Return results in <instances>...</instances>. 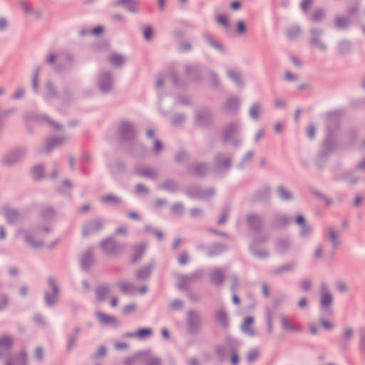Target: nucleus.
Listing matches in <instances>:
<instances>
[{"label": "nucleus", "instance_id": "20", "mask_svg": "<svg viewBox=\"0 0 365 365\" xmlns=\"http://www.w3.org/2000/svg\"><path fill=\"white\" fill-rule=\"evenodd\" d=\"M260 112V107L257 104H254L250 110V115L253 118H257L259 116Z\"/></svg>", "mask_w": 365, "mask_h": 365}, {"label": "nucleus", "instance_id": "34", "mask_svg": "<svg viewBox=\"0 0 365 365\" xmlns=\"http://www.w3.org/2000/svg\"><path fill=\"white\" fill-rule=\"evenodd\" d=\"M103 201L105 202H118V199L116 197L113 195H107L103 197Z\"/></svg>", "mask_w": 365, "mask_h": 365}, {"label": "nucleus", "instance_id": "42", "mask_svg": "<svg viewBox=\"0 0 365 365\" xmlns=\"http://www.w3.org/2000/svg\"><path fill=\"white\" fill-rule=\"evenodd\" d=\"M103 27L101 26H98L95 29H93L92 31H91V34H94V35H98L100 34H101L103 32Z\"/></svg>", "mask_w": 365, "mask_h": 365}, {"label": "nucleus", "instance_id": "1", "mask_svg": "<svg viewBox=\"0 0 365 365\" xmlns=\"http://www.w3.org/2000/svg\"><path fill=\"white\" fill-rule=\"evenodd\" d=\"M103 227L102 222L98 220H93L88 222L83 227V234L85 236H88L96 233L99 231Z\"/></svg>", "mask_w": 365, "mask_h": 365}, {"label": "nucleus", "instance_id": "30", "mask_svg": "<svg viewBox=\"0 0 365 365\" xmlns=\"http://www.w3.org/2000/svg\"><path fill=\"white\" fill-rule=\"evenodd\" d=\"M237 29L239 34H242L245 32V24L242 21H239L237 24Z\"/></svg>", "mask_w": 365, "mask_h": 365}, {"label": "nucleus", "instance_id": "60", "mask_svg": "<svg viewBox=\"0 0 365 365\" xmlns=\"http://www.w3.org/2000/svg\"><path fill=\"white\" fill-rule=\"evenodd\" d=\"M155 148L157 151H159L162 148V145L160 142L156 140L155 143Z\"/></svg>", "mask_w": 365, "mask_h": 365}, {"label": "nucleus", "instance_id": "6", "mask_svg": "<svg viewBox=\"0 0 365 365\" xmlns=\"http://www.w3.org/2000/svg\"><path fill=\"white\" fill-rule=\"evenodd\" d=\"M110 292V289L106 285L100 286L96 289V299L98 302H103Z\"/></svg>", "mask_w": 365, "mask_h": 365}, {"label": "nucleus", "instance_id": "51", "mask_svg": "<svg viewBox=\"0 0 365 365\" xmlns=\"http://www.w3.org/2000/svg\"><path fill=\"white\" fill-rule=\"evenodd\" d=\"M307 299L303 298V299H300V301L299 302V307L300 308H304L307 306Z\"/></svg>", "mask_w": 365, "mask_h": 365}, {"label": "nucleus", "instance_id": "5", "mask_svg": "<svg viewBox=\"0 0 365 365\" xmlns=\"http://www.w3.org/2000/svg\"><path fill=\"white\" fill-rule=\"evenodd\" d=\"M331 303L332 297L331 294L325 288L323 287L321 297L322 307L324 309H327L331 305Z\"/></svg>", "mask_w": 365, "mask_h": 365}, {"label": "nucleus", "instance_id": "50", "mask_svg": "<svg viewBox=\"0 0 365 365\" xmlns=\"http://www.w3.org/2000/svg\"><path fill=\"white\" fill-rule=\"evenodd\" d=\"M56 58V55L51 53V54H49L48 56V58H47V61L50 63H52L55 61Z\"/></svg>", "mask_w": 365, "mask_h": 365}, {"label": "nucleus", "instance_id": "12", "mask_svg": "<svg viewBox=\"0 0 365 365\" xmlns=\"http://www.w3.org/2000/svg\"><path fill=\"white\" fill-rule=\"evenodd\" d=\"M110 81L108 76H103L100 84L101 89L103 91H107L110 88Z\"/></svg>", "mask_w": 365, "mask_h": 365}, {"label": "nucleus", "instance_id": "56", "mask_svg": "<svg viewBox=\"0 0 365 365\" xmlns=\"http://www.w3.org/2000/svg\"><path fill=\"white\" fill-rule=\"evenodd\" d=\"M116 232L118 234H125L126 233V229L123 227H118L117 230H116Z\"/></svg>", "mask_w": 365, "mask_h": 365}, {"label": "nucleus", "instance_id": "9", "mask_svg": "<svg viewBox=\"0 0 365 365\" xmlns=\"http://www.w3.org/2000/svg\"><path fill=\"white\" fill-rule=\"evenodd\" d=\"M49 282L51 284V286L53 288L52 297H50L49 294H46V296H45V299H46V303L48 305H51V304H52L54 302V301H55V299L56 298L57 293H58V289H57V287H56L53 279H50Z\"/></svg>", "mask_w": 365, "mask_h": 365}, {"label": "nucleus", "instance_id": "29", "mask_svg": "<svg viewBox=\"0 0 365 365\" xmlns=\"http://www.w3.org/2000/svg\"><path fill=\"white\" fill-rule=\"evenodd\" d=\"M354 335V329L349 327H347L344 329V339L346 341L349 340Z\"/></svg>", "mask_w": 365, "mask_h": 365}, {"label": "nucleus", "instance_id": "64", "mask_svg": "<svg viewBox=\"0 0 365 365\" xmlns=\"http://www.w3.org/2000/svg\"><path fill=\"white\" fill-rule=\"evenodd\" d=\"M274 130L277 133H279L282 130V125L280 123H277L275 125H274Z\"/></svg>", "mask_w": 365, "mask_h": 365}, {"label": "nucleus", "instance_id": "23", "mask_svg": "<svg viewBox=\"0 0 365 365\" xmlns=\"http://www.w3.org/2000/svg\"><path fill=\"white\" fill-rule=\"evenodd\" d=\"M259 356V351L257 349H252L249 351L247 354V360L249 362H252Z\"/></svg>", "mask_w": 365, "mask_h": 365}, {"label": "nucleus", "instance_id": "11", "mask_svg": "<svg viewBox=\"0 0 365 365\" xmlns=\"http://www.w3.org/2000/svg\"><path fill=\"white\" fill-rule=\"evenodd\" d=\"M120 130L122 133V135L126 137L128 136H132L133 135V129L131 126L128 123H123L120 127Z\"/></svg>", "mask_w": 365, "mask_h": 365}, {"label": "nucleus", "instance_id": "10", "mask_svg": "<svg viewBox=\"0 0 365 365\" xmlns=\"http://www.w3.org/2000/svg\"><path fill=\"white\" fill-rule=\"evenodd\" d=\"M281 323L284 329L288 331H297L298 330V327L297 325L294 324L291 320H289L287 317L282 316L281 317Z\"/></svg>", "mask_w": 365, "mask_h": 365}, {"label": "nucleus", "instance_id": "32", "mask_svg": "<svg viewBox=\"0 0 365 365\" xmlns=\"http://www.w3.org/2000/svg\"><path fill=\"white\" fill-rule=\"evenodd\" d=\"M289 246V242L287 240H281L278 243V248L281 252L285 250V249Z\"/></svg>", "mask_w": 365, "mask_h": 365}, {"label": "nucleus", "instance_id": "55", "mask_svg": "<svg viewBox=\"0 0 365 365\" xmlns=\"http://www.w3.org/2000/svg\"><path fill=\"white\" fill-rule=\"evenodd\" d=\"M118 301L117 298L113 297V298L111 299V300H110V305L113 307H115L118 305Z\"/></svg>", "mask_w": 365, "mask_h": 365}, {"label": "nucleus", "instance_id": "14", "mask_svg": "<svg viewBox=\"0 0 365 365\" xmlns=\"http://www.w3.org/2000/svg\"><path fill=\"white\" fill-rule=\"evenodd\" d=\"M223 279V274L222 271L217 269L212 274V281L214 283H220Z\"/></svg>", "mask_w": 365, "mask_h": 365}, {"label": "nucleus", "instance_id": "52", "mask_svg": "<svg viewBox=\"0 0 365 365\" xmlns=\"http://www.w3.org/2000/svg\"><path fill=\"white\" fill-rule=\"evenodd\" d=\"M105 354H106V349L104 347H101L97 352V355L99 356H103L105 355Z\"/></svg>", "mask_w": 365, "mask_h": 365}, {"label": "nucleus", "instance_id": "43", "mask_svg": "<svg viewBox=\"0 0 365 365\" xmlns=\"http://www.w3.org/2000/svg\"><path fill=\"white\" fill-rule=\"evenodd\" d=\"M60 142L59 141H56L55 140L54 143H53L52 141H49L47 144V146H46V150H49L51 148H52L53 147H54L55 145L59 144Z\"/></svg>", "mask_w": 365, "mask_h": 365}, {"label": "nucleus", "instance_id": "31", "mask_svg": "<svg viewBox=\"0 0 365 365\" xmlns=\"http://www.w3.org/2000/svg\"><path fill=\"white\" fill-rule=\"evenodd\" d=\"M153 34V29L150 26L145 28L143 31V36L145 40H150Z\"/></svg>", "mask_w": 365, "mask_h": 365}, {"label": "nucleus", "instance_id": "13", "mask_svg": "<svg viewBox=\"0 0 365 365\" xmlns=\"http://www.w3.org/2000/svg\"><path fill=\"white\" fill-rule=\"evenodd\" d=\"M144 251H145V247L143 246V245H140L138 247H137L135 250V252L133 255V262H136L138 261L140 257L143 255V254L144 253Z\"/></svg>", "mask_w": 365, "mask_h": 365}, {"label": "nucleus", "instance_id": "38", "mask_svg": "<svg viewBox=\"0 0 365 365\" xmlns=\"http://www.w3.org/2000/svg\"><path fill=\"white\" fill-rule=\"evenodd\" d=\"M324 16V14L322 11H317L314 14L313 19L315 21H318V20H320Z\"/></svg>", "mask_w": 365, "mask_h": 365}, {"label": "nucleus", "instance_id": "63", "mask_svg": "<svg viewBox=\"0 0 365 365\" xmlns=\"http://www.w3.org/2000/svg\"><path fill=\"white\" fill-rule=\"evenodd\" d=\"M127 346H128L125 344L118 343L115 344V347L119 349L126 348Z\"/></svg>", "mask_w": 365, "mask_h": 365}, {"label": "nucleus", "instance_id": "46", "mask_svg": "<svg viewBox=\"0 0 365 365\" xmlns=\"http://www.w3.org/2000/svg\"><path fill=\"white\" fill-rule=\"evenodd\" d=\"M231 9L237 10L240 7V3L239 1H232L230 4Z\"/></svg>", "mask_w": 365, "mask_h": 365}, {"label": "nucleus", "instance_id": "3", "mask_svg": "<svg viewBox=\"0 0 365 365\" xmlns=\"http://www.w3.org/2000/svg\"><path fill=\"white\" fill-rule=\"evenodd\" d=\"M254 322L255 319L252 317H247L241 325V330L249 336H254L255 334L252 327Z\"/></svg>", "mask_w": 365, "mask_h": 365}, {"label": "nucleus", "instance_id": "4", "mask_svg": "<svg viewBox=\"0 0 365 365\" xmlns=\"http://www.w3.org/2000/svg\"><path fill=\"white\" fill-rule=\"evenodd\" d=\"M13 345V339L9 336H3L0 338V357L1 355L9 351Z\"/></svg>", "mask_w": 365, "mask_h": 365}, {"label": "nucleus", "instance_id": "54", "mask_svg": "<svg viewBox=\"0 0 365 365\" xmlns=\"http://www.w3.org/2000/svg\"><path fill=\"white\" fill-rule=\"evenodd\" d=\"M7 304V301L4 297L0 298V309L4 307V306Z\"/></svg>", "mask_w": 365, "mask_h": 365}, {"label": "nucleus", "instance_id": "61", "mask_svg": "<svg viewBox=\"0 0 365 365\" xmlns=\"http://www.w3.org/2000/svg\"><path fill=\"white\" fill-rule=\"evenodd\" d=\"M162 334L164 336V338L168 339L169 333H168V331L166 329H162Z\"/></svg>", "mask_w": 365, "mask_h": 365}, {"label": "nucleus", "instance_id": "2", "mask_svg": "<svg viewBox=\"0 0 365 365\" xmlns=\"http://www.w3.org/2000/svg\"><path fill=\"white\" fill-rule=\"evenodd\" d=\"M101 247L102 250L108 255H113L120 252V247L117 245L112 240H106L101 242Z\"/></svg>", "mask_w": 365, "mask_h": 365}, {"label": "nucleus", "instance_id": "35", "mask_svg": "<svg viewBox=\"0 0 365 365\" xmlns=\"http://www.w3.org/2000/svg\"><path fill=\"white\" fill-rule=\"evenodd\" d=\"M321 324L326 329H331L333 327L331 322L325 319H321Z\"/></svg>", "mask_w": 365, "mask_h": 365}, {"label": "nucleus", "instance_id": "19", "mask_svg": "<svg viewBox=\"0 0 365 365\" xmlns=\"http://www.w3.org/2000/svg\"><path fill=\"white\" fill-rule=\"evenodd\" d=\"M328 233H329V236L331 242H333L334 245L336 246L338 245V242H337V237L339 236L338 232L336 230H334L333 228H330V229H329Z\"/></svg>", "mask_w": 365, "mask_h": 365}, {"label": "nucleus", "instance_id": "57", "mask_svg": "<svg viewBox=\"0 0 365 365\" xmlns=\"http://www.w3.org/2000/svg\"><path fill=\"white\" fill-rule=\"evenodd\" d=\"M285 78H286L287 80H289V81L294 80V76L292 73H290L289 72L286 73Z\"/></svg>", "mask_w": 365, "mask_h": 365}, {"label": "nucleus", "instance_id": "62", "mask_svg": "<svg viewBox=\"0 0 365 365\" xmlns=\"http://www.w3.org/2000/svg\"><path fill=\"white\" fill-rule=\"evenodd\" d=\"M6 26V22L4 19H0V30L4 29Z\"/></svg>", "mask_w": 365, "mask_h": 365}, {"label": "nucleus", "instance_id": "22", "mask_svg": "<svg viewBox=\"0 0 365 365\" xmlns=\"http://www.w3.org/2000/svg\"><path fill=\"white\" fill-rule=\"evenodd\" d=\"M278 192L280 197L283 200H289L292 197L291 193H289L282 187H279Z\"/></svg>", "mask_w": 365, "mask_h": 365}, {"label": "nucleus", "instance_id": "36", "mask_svg": "<svg viewBox=\"0 0 365 365\" xmlns=\"http://www.w3.org/2000/svg\"><path fill=\"white\" fill-rule=\"evenodd\" d=\"M187 262V256L185 253H182L179 257V263L180 264H185Z\"/></svg>", "mask_w": 365, "mask_h": 365}, {"label": "nucleus", "instance_id": "59", "mask_svg": "<svg viewBox=\"0 0 365 365\" xmlns=\"http://www.w3.org/2000/svg\"><path fill=\"white\" fill-rule=\"evenodd\" d=\"M338 288L341 292H344L346 290V286L342 283L338 284Z\"/></svg>", "mask_w": 365, "mask_h": 365}, {"label": "nucleus", "instance_id": "18", "mask_svg": "<svg viewBox=\"0 0 365 365\" xmlns=\"http://www.w3.org/2000/svg\"><path fill=\"white\" fill-rule=\"evenodd\" d=\"M120 289L125 293H133V287L126 282H122L119 284Z\"/></svg>", "mask_w": 365, "mask_h": 365}, {"label": "nucleus", "instance_id": "37", "mask_svg": "<svg viewBox=\"0 0 365 365\" xmlns=\"http://www.w3.org/2000/svg\"><path fill=\"white\" fill-rule=\"evenodd\" d=\"M267 329L269 332L272 331V319L271 314H267Z\"/></svg>", "mask_w": 365, "mask_h": 365}, {"label": "nucleus", "instance_id": "39", "mask_svg": "<svg viewBox=\"0 0 365 365\" xmlns=\"http://www.w3.org/2000/svg\"><path fill=\"white\" fill-rule=\"evenodd\" d=\"M336 25L339 26V27H343L345 25H346L347 22H346V20L344 19H342V18H338L336 20Z\"/></svg>", "mask_w": 365, "mask_h": 365}, {"label": "nucleus", "instance_id": "41", "mask_svg": "<svg viewBox=\"0 0 365 365\" xmlns=\"http://www.w3.org/2000/svg\"><path fill=\"white\" fill-rule=\"evenodd\" d=\"M361 349L365 353V332L361 334Z\"/></svg>", "mask_w": 365, "mask_h": 365}, {"label": "nucleus", "instance_id": "24", "mask_svg": "<svg viewBox=\"0 0 365 365\" xmlns=\"http://www.w3.org/2000/svg\"><path fill=\"white\" fill-rule=\"evenodd\" d=\"M217 320L219 322V323L222 325V326H225L227 324V317H226V315L224 312H219L217 314Z\"/></svg>", "mask_w": 365, "mask_h": 365}, {"label": "nucleus", "instance_id": "21", "mask_svg": "<svg viewBox=\"0 0 365 365\" xmlns=\"http://www.w3.org/2000/svg\"><path fill=\"white\" fill-rule=\"evenodd\" d=\"M152 334V331L148 328H143L138 331L135 334V336L140 338H144L145 336H150Z\"/></svg>", "mask_w": 365, "mask_h": 365}, {"label": "nucleus", "instance_id": "16", "mask_svg": "<svg viewBox=\"0 0 365 365\" xmlns=\"http://www.w3.org/2000/svg\"><path fill=\"white\" fill-rule=\"evenodd\" d=\"M150 273V269L148 268H143L138 271L136 273V278L138 279H143L147 278Z\"/></svg>", "mask_w": 365, "mask_h": 365}, {"label": "nucleus", "instance_id": "27", "mask_svg": "<svg viewBox=\"0 0 365 365\" xmlns=\"http://www.w3.org/2000/svg\"><path fill=\"white\" fill-rule=\"evenodd\" d=\"M135 309H136V305L134 304H131L125 306L123 308L122 311L124 314H128L130 313L135 312Z\"/></svg>", "mask_w": 365, "mask_h": 365}, {"label": "nucleus", "instance_id": "47", "mask_svg": "<svg viewBox=\"0 0 365 365\" xmlns=\"http://www.w3.org/2000/svg\"><path fill=\"white\" fill-rule=\"evenodd\" d=\"M322 249L321 247H317L316 250H315V252H314V256L316 258H319L321 256H322Z\"/></svg>", "mask_w": 365, "mask_h": 365}, {"label": "nucleus", "instance_id": "26", "mask_svg": "<svg viewBox=\"0 0 365 365\" xmlns=\"http://www.w3.org/2000/svg\"><path fill=\"white\" fill-rule=\"evenodd\" d=\"M217 21L218 22V24H220V25H222L224 27L227 28L229 26L228 19L226 16H224V15L219 16L217 18Z\"/></svg>", "mask_w": 365, "mask_h": 365}, {"label": "nucleus", "instance_id": "58", "mask_svg": "<svg viewBox=\"0 0 365 365\" xmlns=\"http://www.w3.org/2000/svg\"><path fill=\"white\" fill-rule=\"evenodd\" d=\"M142 175H143L146 177L151 178L154 175V171L150 170L149 172H145V173H143Z\"/></svg>", "mask_w": 365, "mask_h": 365}, {"label": "nucleus", "instance_id": "25", "mask_svg": "<svg viewBox=\"0 0 365 365\" xmlns=\"http://www.w3.org/2000/svg\"><path fill=\"white\" fill-rule=\"evenodd\" d=\"M43 174V168L41 166L35 167L33 169L32 175L33 177L36 179H39L42 176Z\"/></svg>", "mask_w": 365, "mask_h": 365}, {"label": "nucleus", "instance_id": "53", "mask_svg": "<svg viewBox=\"0 0 365 365\" xmlns=\"http://www.w3.org/2000/svg\"><path fill=\"white\" fill-rule=\"evenodd\" d=\"M6 237V231L4 228L0 226V239H4Z\"/></svg>", "mask_w": 365, "mask_h": 365}, {"label": "nucleus", "instance_id": "49", "mask_svg": "<svg viewBox=\"0 0 365 365\" xmlns=\"http://www.w3.org/2000/svg\"><path fill=\"white\" fill-rule=\"evenodd\" d=\"M181 305H182V304L180 301H175L171 304V306H172L173 309H178L179 307H181Z\"/></svg>", "mask_w": 365, "mask_h": 365}, {"label": "nucleus", "instance_id": "17", "mask_svg": "<svg viewBox=\"0 0 365 365\" xmlns=\"http://www.w3.org/2000/svg\"><path fill=\"white\" fill-rule=\"evenodd\" d=\"M123 58L121 56L117 54L112 55L110 58V62L113 66H120L123 63Z\"/></svg>", "mask_w": 365, "mask_h": 365}, {"label": "nucleus", "instance_id": "8", "mask_svg": "<svg viewBox=\"0 0 365 365\" xmlns=\"http://www.w3.org/2000/svg\"><path fill=\"white\" fill-rule=\"evenodd\" d=\"M26 357L25 353L19 354L17 357L12 358L8 361L6 365H26Z\"/></svg>", "mask_w": 365, "mask_h": 365}, {"label": "nucleus", "instance_id": "33", "mask_svg": "<svg viewBox=\"0 0 365 365\" xmlns=\"http://www.w3.org/2000/svg\"><path fill=\"white\" fill-rule=\"evenodd\" d=\"M312 0H304L301 4L302 9L304 11H307L312 5Z\"/></svg>", "mask_w": 365, "mask_h": 365}, {"label": "nucleus", "instance_id": "44", "mask_svg": "<svg viewBox=\"0 0 365 365\" xmlns=\"http://www.w3.org/2000/svg\"><path fill=\"white\" fill-rule=\"evenodd\" d=\"M231 363L232 365H237V364L238 363V356L237 354H232L231 358Z\"/></svg>", "mask_w": 365, "mask_h": 365}, {"label": "nucleus", "instance_id": "28", "mask_svg": "<svg viewBox=\"0 0 365 365\" xmlns=\"http://www.w3.org/2000/svg\"><path fill=\"white\" fill-rule=\"evenodd\" d=\"M93 262V257L91 255L88 254L83 256L81 259V264L83 267L88 266Z\"/></svg>", "mask_w": 365, "mask_h": 365}, {"label": "nucleus", "instance_id": "7", "mask_svg": "<svg viewBox=\"0 0 365 365\" xmlns=\"http://www.w3.org/2000/svg\"><path fill=\"white\" fill-rule=\"evenodd\" d=\"M96 317L98 320L103 324L116 325L117 320L115 317L105 314L101 312H97Z\"/></svg>", "mask_w": 365, "mask_h": 365}, {"label": "nucleus", "instance_id": "15", "mask_svg": "<svg viewBox=\"0 0 365 365\" xmlns=\"http://www.w3.org/2000/svg\"><path fill=\"white\" fill-rule=\"evenodd\" d=\"M6 217L9 222H14L18 218V213L11 209H9L6 211Z\"/></svg>", "mask_w": 365, "mask_h": 365}, {"label": "nucleus", "instance_id": "40", "mask_svg": "<svg viewBox=\"0 0 365 365\" xmlns=\"http://www.w3.org/2000/svg\"><path fill=\"white\" fill-rule=\"evenodd\" d=\"M302 288L307 291L311 288V283L308 280H304L302 282Z\"/></svg>", "mask_w": 365, "mask_h": 365}, {"label": "nucleus", "instance_id": "48", "mask_svg": "<svg viewBox=\"0 0 365 365\" xmlns=\"http://www.w3.org/2000/svg\"><path fill=\"white\" fill-rule=\"evenodd\" d=\"M308 135L310 138H314L315 135V129L313 126H309L308 129Z\"/></svg>", "mask_w": 365, "mask_h": 365}, {"label": "nucleus", "instance_id": "45", "mask_svg": "<svg viewBox=\"0 0 365 365\" xmlns=\"http://www.w3.org/2000/svg\"><path fill=\"white\" fill-rule=\"evenodd\" d=\"M36 357L37 359L41 360L43 357V351L41 349L38 348L36 350Z\"/></svg>", "mask_w": 365, "mask_h": 365}]
</instances>
